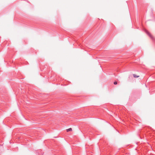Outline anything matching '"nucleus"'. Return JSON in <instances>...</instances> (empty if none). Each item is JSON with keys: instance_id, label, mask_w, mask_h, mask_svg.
Here are the masks:
<instances>
[{"instance_id": "f257e3e1", "label": "nucleus", "mask_w": 155, "mask_h": 155, "mask_svg": "<svg viewBox=\"0 0 155 155\" xmlns=\"http://www.w3.org/2000/svg\"><path fill=\"white\" fill-rule=\"evenodd\" d=\"M146 33L149 35V36L151 38L153 39V38L151 34L148 31H146Z\"/></svg>"}, {"instance_id": "f03ea898", "label": "nucleus", "mask_w": 155, "mask_h": 155, "mask_svg": "<svg viewBox=\"0 0 155 155\" xmlns=\"http://www.w3.org/2000/svg\"><path fill=\"white\" fill-rule=\"evenodd\" d=\"M133 76L135 78H137L139 77V76L137 75H135V74H133Z\"/></svg>"}, {"instance_id": "7ed1b4c3", "label": "nucleus", "mask_w": 155, "mask_h": 155, "mask_svg": "<svg viewBox=\"0 0 155 155\" xmlns=\"http://www.w3.org/2000/svg\"><path fill=\"white\" fill-rule=\"evenodd\" d=\"M72 130V129L71 128H69L67 130V132L70 131H71Z\"/></svg>"}, {"instance_id": "20e7f679", "label": "nucleus", "mask_w": 155, "mask_h": 155, "mask_svg": "<svg viewBox=\"0 0 155 155\" xmlns=\"http://www.w3.org/2000/svg\"><path fill=\"white\" fill-rule=\"evenodd\" d=\"M114 84H117V81H115L114 83Z\"/></svg>"}]
</instances>
